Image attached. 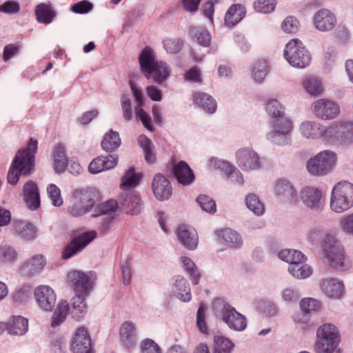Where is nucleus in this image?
Here are the masks:
<instances>
[{"label": "nucleus", "mask_w": 353, "mask_h": 353, "mask_svg": "<svg viewBox=\"0 0 353 353\" xmlns=\"http://www.w3.org/2000/svg\"><path fill=\"white\" fill-rule=\"evenodd\" d=\"M118 163L116 155L101 156L93 159L88 166L90 173L97 174L114 168Z\"/></svg>", "instance_id": "22"}, {"label": "nucleus", "mask_w": 353, "mask_h": 353, "mask_svg": "<svg viewBox=\"0 0 353 353\" xmlns=\"http://www.w3.org/2000/svg\"><path fill=\"white\" fill-rule=\"evenodd\" d=\"M284 56L291 65L299 68L307 67L311 61L308 51L297 39H292L287 43Z\"/></svg>", "instance_id": "6"}, {"label": "nucleus", "mask_w": 353, "mask_h": 353, "mask_svg": "<svg viewBox=\"0 0 353 353\" xmlns=\"http://www.w3.org/2000/svg\"><path fill=\"white\" fill-rule=\"evenodd\" d=\"M268 64L265 59H259L253 66L252 74L256 81L261 82L268 74Z\"/></svg>", "instance_id": "50"}, {"label": "nucleus", "mask_w": 353, "mask_h": 353, "mask_svg": "<svg viewBox=\"0 0 353 353\" xmlns=\"http://www.w3.org/2000/svg\"><path fill=\"white\" fill-rule=\"evenodd\" d=\"M70 306L66 301H61L56 310H54L51 325L53 327L60 325L65 319L67 315L70 314Z\"/></svg>", "instance_id": "38"}, {"label": "nucleus", "mask_w": 353, "mask_h": 353, "mask_svg": "<svg viewBox=\"0 0 353 353\" xmlns=\"http://www.w3.org/2000/svg\"><path fill=\"white\" fill-rule=\"evenodd\" d=\"M301 134L307 139H317L321 137L322 125L314 121H305L300 127Z\"/></svg>", "instance_id": "33"}, {"label": "nucleus", "mask_w": 353, "mask_h": 353, "mask_svg": "<svg viewBox=\"0 0 353 353\" xmlns=\"http://www.w3.org/2000/svg\"><path fill=\"white\" fill-rule=\"evenodd\" d=\"M303 203L308 208L316 211H321L324 206L323 194L317 188L306 186L301 189L299 194Z\"/></svg>", "instance_id": "10"}, {"label": "nucleus", "mask_w": 353, "mask_h": 353, "mask_svg": "<svg viewBox=\"0 0 353 353\" xmlns=\"http://www.w3.org/2000/svg\"><path fill=\"white\" fill-rule=\"evenodd\" d=\"M288 270L293 276L297 279H305L312 274L311 268L305 262L289 265Z\"/></svg>", "instance_id": "46"}, {"label": "nucleus", "mask_w": 353, "mask_h": 353, "mask_svg": "<svg viewBox=\"0 0 353 353\" xmlns=\"http://www.w3.org/2000/svg\"><path fill=\"white\" fill-rule=\"evenodd\" d=\"M135 330V325L130 321L125 322L121 327V341L127 348H131L136 344Z\"/></svg>", "instance_id": "30"}, {"label": "nucleus", "mask_w": 353, "mask_h": 353, "mask_svg": "<svg viewBox=\"0 0 353 353\" xmlns=\"http://www.w3.org/2000/svg\"><path fill=\"white\" fill-rule=\"evenodd\" d=\"M245 204L250 210L258 216L262 215L265 211L263 203L255 194L248 195L245 198Z\"/></svg>", "instance_id": "49"}, {"label": "nucleus", "mask_w": 353, "mask_h": 353, "mask_svg": "<svg viewBox=\"0 0 353 353\" xmlns=\"http://www.w3.org/2000/svg\"><path fill=\"white\" fill-rule=\"evenodd\" d=\"M37 149V141L31 138L27 148L17 152L7 175L8 183L15 185L19 181L20 174L28 176L32 173Z\"/></svg>", "instance_id": "1"}, {"label": "nucleus", "mask_w": 353, "mask_h": 353, "mask_svg": "<svg viewBox=\"0 0 353 353\" xmlns=\"http://www.w3.org/2000/svg\"><path fill=\"white\" fill-rule=\"evenodd\" d=\"M72 349L74 353H93L91 339L85 327H79L76 331L72 343Z\"/></svg>", "instance_id": "20"}, {"label": "nucleus", "mask_w": 353, "mask_h": 353, "mask_svg": "<svg viewBox=\"0 0 353 353\" xmlns=\"http://www.w3.org/2000/svg\"><path fill=\"white\" fill-rule=\"evenodd\" d=\"M313 23L315 28L319 31H330L336 26V18L329 10L321 9L315 13Z\"/></svg>", "instance_id": "18"}, {"label": "nucleus", "mask_w": 353, "mask_h": 353, "mask_svg": "<svg viewBox=\"0 0 353 353\" xmlns=\"http://www.w3.org/2000/svg\"><path fill=\"white\" fill-rule=\"evenodd\" d=\"M305 90L312 96H318L323 92L321 81L315 77H309L303 82Z\"/></svg>", "instance_id": "43"}, {"label": "nucleus", "mask_w": 353, "mask_h": 353, "mask_svg": "<svg viewBox=\"0 0 353 353\" xmlns=\"http://www.w3.org/2000/svg\"><path fill=\"white\" fill-rule=\"evenodd\" d=\"M214 353H230L232 347V343L223 336H214Z\"/></svg>", "instance_id": "52"}, {"label": "nucleus", "mask_w": 353, "mask_h": 353, "mask_svg": "<svg viewBox=\"0 0 353 353\" xmlns=\"http://www.w3.org/2000/svg\"><path fill=\"white\" fill-rule=\"evenodd\" d=\"M330 209L336 213H342L353 206V183L343 181L332 188Z\"/></svg>", "instance_id": "5"}, {"label": "nucleus", "mask_w": 353, "mask_h": 353, "mask_svg": "<svg viewBox=\"0 0 353 353\" xmlns=\"http://www.w3.org/2000/svg\"><path fill=\"white\" fill-rule=\"evenodd\" d=\"M119 204L126 213L132 215L141 212V205L137 192L132 190H125L119 198Z\"/></svg>", "instance_id": "13"}, {"label": "nucleus", "mask_w": 353, "mask_h": 353, "mask_svg": "<svg viewBox=\"0 0 353 353\" xmlns=\"http://www.w3.org/2000/svg\"><path fill=\"white\" fill-rule=\"evenodd\" d=\"M68 279L77 292L84 293L90 289L91 280L87 273L77 270L72 271L68 273Z\"/></svg>", "instance_id": "25"}, {"label": "nucleus", "mask_w": 353, "mask_h": 353, "mask_svg": "<svg viewBox=\"0 0 353 353\" xmlns=\"http://www.w3.org/2000/svg\"><path fill=\"white\" fill-rule=\"evenodd\" d=\"M321 247L323 259H326L330 267L339 271H345L351 268V260L334 236L327 235L323 240Z\"/></svg>", "instance_id": "3"}, {"label": "nucleus", "mask_w": 353, "mask_h": 353, "mask_svg": "<svg viewBox=\"0 0 353 353\" xmlns=\"http://www.w3.org/2000/svg\"><path fill=\"white\" fill-rule=\"evenodd\" d=\"M192 34L196 36L197 42L203 46H208L211 40L210 33L202 28H192L190 30Z\"/></svg>", "instance_id": "56"}, {"label": "nucleus", "mask_w": 353, "mask_h": 353, "mask_svg": "<svg viewBox=\"0 0 353 353\" xmlns=\"http://www.w3.org/2000/svg\"><path fill=\"white\" fill-rule=\"evenodd\" d=\"M194 101L209 113H214L216 110V103L212 97L205 92H195L192 94Z\"/></svg>", "instance_id": "35"}, {"label": "nucleus", "mask_w": 353, "mask_h": 353, "mask_svg": "<svg viewBox=\"0 0 353 353\" xmlns=\"http://www.w3.org/2000/svg\"><path fill=\"white\" fill-rule=\"evenodd\" d=\"M274 131L268 134V139L279 145H286L291 143L290 132L292 123L287 117H281L274 121Z\"/></svg>", "instance_id": "8"}, {"label": "nucleus", "mask_w": 353, "mask_h": 353, "mask_svg": "<svg viewBox=\"0 0 353 353\" xmlns=\"http://www.w3.org/2000/svg\"><path fill=\"white\" fill-rule=\"evenodd\" d=\"M28 328V322L22 316H14L8 324V332L13 336H21L24 334Z\"/></svg>", "instance_id": "36"}, {"label": "nucleus", "mask_w": 353, "mask_h": 353, "mask_svg": "<svg viewBox=\"0 0 353 353\" xmlns=\"http://www.w3.org/2000/svg\"><path fill=\"white\" fill-rule=\"evenodd\" d=\"M353 143V122L341 121L339 145H349Z\"/></svg>", "instance_id": "41"}, {"label": "nucleus", "mask_w": 353, "mask_h": 353, "mask_svg": "<svg viewBox=\"0 0 353 353\" xmlns=\"http://www.w3.org/2000/svg\"><path fill=\"white\" fill-rule=\"evenodd\" d=\"M139 145L143 149L145 159L148 163H153L156 160L154 146L151 141L145 135L139 136L138 139Z\"/></svg>", "instance_id": "45"}, {"label": "nucleus", "mask_w": 353, "mask_h": 353, "mask_svg": "<svg viewBox=\"0 0 353 353\" xmlns=\"http://www.w3.org/2000/svg\"><path fill=\"white\" fill-rule=\"evenodd\" d=\"M320 288L325 296L332 299H340L345 293L343 283L336 278L322 279Z\"/></svg>", "instance_id": "19"}, {"label": "nucleus", "mask_w": 353, "mask_h": 353, "mask_svg": "<svg viewBox=\"0 0 353 353\" xmlns=\"http://www.w3.org/2000/svg\"><path fill=\"white\" fill-rule=\"evenodd\" d=\"M72 196L74 197L76 201L83 203L89 211L100 199L99 192L91 187L76 189Z\"/></svg>", "instance_id": "16"}, {"label": "nucleus", "mask_w": 353, "mask_h": 353, "mask_svg": "<svg viewBox=\"0 0 353 353\" xmlns=\"http://www.w3.org/2000/svg\"><path fill=\"white\" fill-rule=\"evenodd\" d=\"M23 201L31 210H36L41 205L40 194L37 183L30 180L23 187Z\"/></svg>", "instance_id": "17"}, {"label": "nucleus", "mask_w": 353, "mask_h": 353, "mask_svg": "<svg viewBox=\"0 0 353 353\" xmlns=\"http://www.w3.org/2000/svg\"><path fill=\"white\" fill-rule=\"evenodd\" d=\"M336 160V155L334 152L325 150L307 161V169L312 175H324L334 166Z\"/></svg>", "instance_id": "7"}, {"label": "nucleus", "mask_w": 353, "mask_h": 353, "mask_svg": "<svg viewBox=\"0 0 353 353\" xmlns=\"http://www.w3.org/2000/svg\"><path fill=\"white\" fill-rule=\"evenodd\" d=\"M275 191L281 199L288 203H295L298 201L296 191L288 180L279 179L275 185Z\"/></svg>", "instance_id": "23"}, {"label": "nucleus", "mask_w": 353, "mask_h": 353, "mask_svg": "<svg viewBox=\"0 0 353 353\" xmlns=\"http://www.w3.org/2000/svg\"><path fill=\"white\" fill-rule=\"evenodd\" d=\"M87 312V306L84 299L77 294L72 300L70 314L77 321L81 320Z\"/></svg>", "instance_id": "37"}, {"label": "nucleus", "mask_w": 353, "mask_h": 353, "mask_svg": "<svg viewBox=\"0 0 353 353\" xmlns=\"http://www.w3.org/2000/svg\"><path fill=\"white\" fill-rule=\"evenodd\" d=\"M152 190L156 198L160 201L168 199L172 194V186L169 180L161 174H156L154 176Z\"/></svg>", "instance_id": "21"}, {"label": "nucleus", "mask_w": 353, "mask_h": 353, "mask_svg": "<svg viewBox=\"0 0 353 353\" xmlns=\"http://www.w3.org/2000/svg\"><path fill=\"white\" fill-rule=\"evenodd\" d=\"M312 106L314 114L323 120L332 119L340 113L339 105L327 99H318L312 103Z\"/></svg>", "instance_id": "9"}, {"label": "nucleus", "mask_w": 353, "mask_h": 353, "mask_svg": "<svg viewBox=\"0 0 353 353\" xmlns=\"http://www.w3.org/2000/svg\"><path fill=\"white\" fill-rule=\"evenodd\" d=\"M84 206L83 203L76 201L74 197L72 196L70 205L68 206V212L73 216H83L90 212Z\"/></svg>", "instance_id": "58"}, {"label": "nucleus", "mask_w": 353, "mask_h": 353, "mask_svg": "<svg viewBox=\"0 0 353 353\" xmlns=\"http://www.w3.org/2000/svg\"><path fill=\"white\" fill-rule=\"evenodd\" d=\"M300 307L305 314H309L319 310L321 303L312 298H305L301 301Z\"/></svg>", "instance_id": "54"}, {"label": "nucleus", "mask_w": 353, "mask_h": 353, "mask_svg": "<svg viewBox=\"0 0 353 353\" xmlns=\"http://www.w3.org/2000/svg\"><path fill=\"white\" fill-rule=\"evenodd\" d=\"M176 296L184 302L191 299L190 288L188 281L181 276H178L175 280Z\"/></svg>", "instance_id": "39"}, {"label": "nucleus", "mask_w": 353, "mask_h": 353, "mask_svg": "<svg viewBox=\"0 0 353 353\" xmlns=\"http://www.w3.org/2000/svg\"><path fill=\"white\" fill-rule=\"evenodd\" d=\"M31 292L30 286H23L14 294L13 299L17 303L26 301L30 297Z\"/></svg>", "instance_id": "64"}, {"label": "nucleus", "mask_w": 353, "mask_h": 353, "mask_svg": "<svg viewBox=\"0 0 353 353\" xmlns=\"http://www.w3.org/2000/svg\"><path fill=\"white\" fill-rule=\"evenodd\" d=\"M141 71L147 79L152 80L159 84L170 75L171 70L168 64L159 61L154 52L150 48L142 50L139 57Z\"/></svg>", "instance_id": "2"}, {"label": "nucleus", "mask_w": 353, "mask_h": 353, "mask_svg": "<svg viewBox=\"0 0 353 353\" xmlns=\"http://www.w3.org/2000/svg\"><path fill=\"white\" fill-rule=\"evenodd\" d=\"M266 110L274 119V121L279 119L281 117H286L283 106L275 99L269 100L267 102Z\"/></svg>", "instance_id": "51"}, {"label": "nucleus", "mask_w": 353, "mask_h": 353, "mask_svg": "<svg viewBox=\"0 0 353 353\" xmlns=\"http://www.w3.org/2000/svg\"><path fill=\"white\" fill-rule=\"evenodd\" d=\"M299 28V21L294 17H286L282 23L283 30L289 34L295 33Z\"/></svg>", "instance_id": "60"}, {"label": "nucleus", "mask_w": 353, "mask_h": 353, "mask_svg": "<svg viewBox=\"0 0 353 353\" xmlns=\"http://www.w3.org/2000/svg\"><path fill=\"white\" fill-rule=\"evenodd\" d=\"M183 45V42L180 39H166L163 41L164 48L168 52L172 54L178 53Z\"/></svg>", "instance_id": "59"}, {"label": "nucleus", "mask_w": 353, "mask_h": 353, "mask_svg": "<svg viewBox=\"0 0 353 353\" xmlns=\"http://www.w3.org/2000/svg\"><path fill=\"white\" fill-rule=\"evenodd\" d=\"M12 225L15 233L21 238L26 240L35 238L36 229L32 223L23 221H14Z\"/></svg>", "instance_id": "34"}, {"label": "nucleus", "mask_w": 353, "mask_h": 353, "mask_svg": "<svg viewBox=\"0 0 353 353\" xmlns=\"http://www.w3.org/2000/svg\"><path fill=\"white\" fill-rule=\"evenodd\" d=\"M178 238L183 245L188 250H194L198 244V236L194 228L181 225L178 228Z\"/></svg>", "instance_id": "24"}, {"label": "nucleus", "mask_w": 353, "mask_h": 353, "mask_svg": "<svg viewBox=\"0 0 353 353\" xmlns=\"http://www.w3.org/2000/svg\"><path fill=\"white\" fill-rule=\"evenodd\" d=\"M46 265L42 255H35L26 261L21 267V272L26 276H32L41 272Z\"/></svg>", "instance_id": "28"}, {"label": "nucleus", "mask_w": 353, "mask_h": 353, "mask_svg": "<svg viewBox=\"0 0 353 353\" xmlns=\"http://www.w3.org/2000/svg\"><path fill=\"white\" fill-rule=\"evenodd\" d=\"M39 306L45 311H50L54 306L57 296L54 290L48 285H39L34 292Z\"/></svg>", "instance_id": "12"}, {"label": "nucleus", "mask_w": 353, "mask_h": 353, "mask_svg": "<svg viewBox=\"0 0 353 353\" xmlns=\"http://www.w3.org/2000/svg\"><path fill=\"white\" fill-rule=\"evenodd\" d=\"M341 121H336L329 125H322L321 137L332 144L339 145Z\"/></svg>", "instance_id": "32"}, {"label": "nucleus", "mask_w": 353, "mask_h": 353, "mask_svg": "<svg viewBox=\"0 0 353 353\" xmlns=\"http://www.w3.org/2000/svg\"><path fill=\"white\" fill-rule=\"evenodd\" d=\"M97 233L94 231H90L72 239L64 248L62 253V258L69 259L81 251L95 237Z\"/></svg>", "instance_id": "11"}, {"label": "nucleus", "mask_w": 353, "mask_h": 353, "mask_svg": "<svg viewBox=\"0 0 353 353\" xmlns=\"http://www.w3.org/2000/svg\"><path fill=\"white\" fill-rule=\"evenodd\" d=\"M274 0H257L254 3V8L258 12L270 13L275 8Z\"/></svg>", "instance_id": "57"}, {"label": "nucleus", "mask_w": 353, "mask_h": 353, "mask_svg": "<svg viewBox=\"0 0 353 353\" xmlns=\"http://www.w3.org/2000/svg\"><path fill=\"white\" fill-rule=\"evenodd\" d=\"M218 235L230 246H239L241 243L239 234L230 228L221 230Z\"/></svg>", "instance_id": "48"}, {"label": "nucleus", "mask_w": 353, "mask_h": 353, "mask_svg": "<svg viewBox=\"0 0 353 353\" xmlns=\"http://www.w3.org/2000/svg\"><path fill=\"white\" fill-rule=\"evenodd\" d=\"M121 139L119 133L110 130L101 141V147L106 152H112L119 147Z\"/></svg>", "instance_id": "40"}, {"label": "nucleus", "mask_w": 353, "mask_h": 353, "mask_svg": "<svg viewBox=\"0 0 353 353\" xmlns=\"http://www.w3.org/2000/svg\"><path fill=\"white\" fill-rule=\"evenodd\" d=\"M118 208V203L114 200H109L100 204L95 210L92 216L97 217L103 215H108V216L103 218L104 226H108L112 221L113 216L110 215L112 212L117 210Z\"/></svg>", "instance_id": "29"}, {"label": "nucleus", "mask_w": 353, "mask_h": 353, "mask_svg": "<svg viewBox=\"0 0 353 353\" xmlns=\"http://www.w3.org/2000/svg\"><path fill=\"white\" fill-rule=\"evenodd\" d=\"M238 165L243 169L252 170L260 167L259 157L254 150L245 148L236 152Z\"/></svg>", "instance_id": "14"}, {"label": "nucleus", "mask_w": 353, "mask_h": 353, "mask_svg": "<svg viewBox=\"0 0 353 353\" xmlns=\"http://www.w3.org/2000/svg\"><path fill=\"white\" fill-rule=\"evenodd\" d=\"M140 175L137 174L133 167L125 171L121 178V188L123 190H128V188L134 187L139 184Z\"/></svg>", "instance_id": "44"}, {"label": "nucleus", "mask_w": 353, "mask_h": 353, "mask_svg": "<svg viewBox=\"0 0 353 353\" xmlns=\"http://www.w3.org/2000/svg\"><path fill=\"white\" fill-rule=\"evenodd\" d=\"M181 259L183 264V267L192 279V283L194 285L198 284L200 274L194 262L190 259L185 256H182Z\"/></svg>", "instance_id": "53"}, {"label": "nucleus", "mask_w": 353, "mask_h": 353, "mask_svg": "<svg viewBox=\"0 0 353 353\" xmlns=\"http://www.w3.org/2000/svg\"><path fill=\"white\" fill-rule=\"evenodd\" d=\"M196 202L206 212L213 214L216 211V203L213 199L206 195H200L196 199Z\"/></svg>", "instance_id": "55"}, {"label": "nucleus", "mask_w": 353, "mask_h": 353, "mask_svg": "<svg viewBox=\"0 0 353 353\" xmlns=\"http://www.w3.org/2000/svg\"><path fill=\"white\" fill-rule=\"evenodd\" d=\"M47 192L54 206L59 207L63 204V199L61 196L60 190L56 185H49L47 188Z\"/></svg>", "instance_id": "61"}, {"label": "nucleus", "mask_w": 353, "mask_h": 353, "mask_svg": "<svg viewBox=\"0 0 353 353\" xmlns=\"http://www.w3.org/2000/svg\"><path fill=\"white\" fill-rule=\"evenodd\" d=\"M174 174L178 182L183 185H190L194 181V175L192 169L183 161H179L174 165Z\"/></svg>", "instance_id": "27"}, {"label": "nucleus", "mask_w": 353, "mask_h": 353, "mask_svg": "<svg viewBox=\"0 0 353 353\" xmlns=\"http://www.w3.org/2000/svg\"><path fill=\"white\" fill-rule=\"evenodd\" d=\"M339 225L345 234L353 236V213L343 216Z\"/></svg>", "instance_id": "63"}, {"label": "nucleus", "mask_w": 353, "mask_h": 353, "mask_svg": "<svg viewBox=\"0 0 353 353\" xmlns=\"http://www.w3.org/2000/svg\"><path fill=\"white\" fill-rule=\"evenodd\" d=\"M245 9L241 4H234L228 10L225 16V25L233 27L245 17Z\"/></svg>", "instance_id": "31"}, {"label": "nucleus", "mask_w": 353, "mask_h": 353, "mask_svg": "<svg viewBox=\"0 0 353 353\" xmlns=\"http://www.w3.org/2000/svg\"><path fill=\"white\" fill-rule=\"evenodd\" d=\"M53 157L56 170L58 172H63L68 163V158L63 145L59 144L54 148Z\"/></svg>", "instance_id": "42"}, {"label": "nucleus", "mask_w": 353, "mask_h": 353, "mask_svg": "<svg viewBox=\"0 0 353 353\" xmlns=\"http://www.w3.org/2000/svg\"><path fill=\"white\" fill-rule=\"evenodd\" d=\"M222 319L230 327L236 330H243L246 327L245 317L228 305H223Z\"/></svg>", "instance_id": "15"}, {"label": "nucleus", "mask_w": 353, "mask_h": 353, "mask_svg": "<svg viewBox=\"0 0 353 353\" xmlns=\"http://www.w3.org/2000/svg\"><path fill=\"white\" fill-rule=\"evenodd\" d=\"M130 85L133 93L135 101L139 106L137 112L139 118L145 126L150 131H153V128L151 124V119L150 115L144 111L141 108L143 103V97L142 91L137 86V85L132 81H130Z\"/></svg>", "instance_id": "26"}, {"label": "nucleus", "mask_w": 353, "mask_h": 353, "mask_svg": "<svg viewBox=\"0 0 353 353\" xmlns=\"http://www.w3.org/2000/svg\"><path fill=\"white\" fill-rule=\"evenodd\" d=\"M341 341L337 327L332 323L321 325L316 331L314 350L316 353H333Z\"/></svg>", "instance_id": "4"}, {"label": "nucleus", "mask_w": 353, "mask_h": 353, "mask_svg": "<svg viewBox=\"0 0 353 353\" xmlns=\"http://www.w3.org/2000/svg\"><path fill=\"white\" fill-rule=\"evenodd\" d=\"M36 15L37 20L40 23H50L52 21V19L54 14L50 6L41 3L37 6Z\"/></svg>", "instance_id": "47"}, {"label": "nucleus", "mask_w": 353, "mask_h": 353, "mask_svg": "<svg viewBox=\"0 0 353 353\" xmlns=\"http://www.w3.org/2000/svg\"><path fill=\"white\" fill-rule=\"evenodd\" d=\"M17 258L15 250L10 246L0 247V262L10 263L14 261Z\"/></svg>", "instance_id": "62"}]
</instances>
